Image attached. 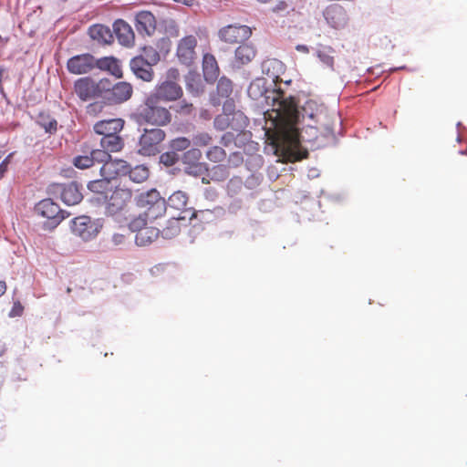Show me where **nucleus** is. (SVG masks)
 I'll return each instance as SVG.
<instances>
[{"label": "nucleus", "instance_id": "nucleus-1", "mask_svg": "<svg viewBox=\"0 0 467 467\" xmlns=\"http://www.w3.org/2000/svg\"><path fill=\"white\" fill-rule=\"evenodd\" d=\"M274 92L275 95L273 98V106L276 108L273 111L275 112V119L286 127V130L281 132L276 138L277 148H280L285 152H289L298 146L299 140L294 126L299 121L300 117H302L303 120L307 119L313 122L314 125L308 123L310 127L317 130L323 129L327 131H332V127L327 120V109L323 104L308 99L302 106L301 111H299L295 97L291 95L286 97L280 88L275 89Z\"/></svg>", "mask_w": 467, "mask_h": 467}, {"label": "nucleus", "instance_id": "nucleus-2", "mask_svg": "<svg viewBox=\"0 0 467 467\" xmlns=\"http://www.w3.org/2000/svg\"><path fill=\"white\" fill-rule=\"evenodd\" d=\"M133 117L139 124H148L158 128L167 126L172 120L170 109L164 107L161 101L150 94L144 98Z\"/></svg>", "mask_w": 467, "mask_h": 467}, {"label": "nucleus", "instance_id": "nucleus-3", "mask_svg": "<svg viewBox=\"0 0 467 467\" xmlns=\"http://www.w3.org/2000/svg\"><path fill=\"white\" fill-rule=\"evenodd\" d=\"M109 81L106 78L96 81L90 77H83L74 82V92L82 101L99 98L107 89Z\"/></svg>", "mask_w": 467, "mask_h": 467}, {"label": "nucleus", "instance_id": "nucleus-4", "mask_svg": "<svg viewBox=\"0 0 467 467\" xmlns=\"http://www.w3.org/2000/svg\"><path fill=\"white\" fill-rule=\"evenodd\" d=\"M137 205L145 209L149 220L157 219L166 212V202L155 189L141 192L137 198Z\"/></svg>", "mask_w": 467, "mask_h": 467}, {"label": "nucleus", "instance_id": "nucleus-5", "mask_svg": "<svg viewBox=\"0 0 467 467\" xmlns=\"http://www.w3.org/2000/svg\"><path fill=\"white\" fill-rule=\"evenodd\" d=\"M165 138V131L160 128L145 129L139 140V153L143 156L158 154Z\"/></svg>", "mask_w": 467, "mask_h": 467}, {"label": "nucleus", "instance_id": "nucleus-6", "mask_svg": "<svg viewBox=\"0 0 467 467\" xmlns=\"http://www.w3.org/2000/svg\"><path fill=\"white\" fill-rule=\"evenodd\" d=\"M109 192V195H105V213L107 215L113 216L128 206L132 198V192L128 188L116 187Z\"/></svg>", "mask_w": 467, "mask_h": 467}, {"label": "nucleus", "instance_id": "nucleus-7", "mask_svg": "<svg viewBox=\"0 0 467 467\" xmlns=\"http://www.w3.org/2000/svg\"><path fill=\"white\" fill-rule=\"evenodd\" d=\"M48 191L54 196L59 197L67 205L78 204L83 199L80 187L76 182L69 183H52Z\"/></svg>", "mask_w": 467, "mask_h": 467}, {"label": "nucleus", "instance_id": "nucleus-8", "mask_svg": "<svg viewBox=\"0 0 467 467\" xmlns=\"http://www.w3.org/2000/svg\"><path fill=\"white\" fill-rule=\"evenodd\" d=\"M197 38L195 36H185L178 41L176 57L181 64L191 66L197 57Z\"/></svg>", "mask_w": 467, "mask_h": 467}, {"label": "nucleus", "instance_id": "nucleus-9", "mask_svg": "<svg viewBox=\"0 0 467 467\" xmlns=\"http://www.w3.org/2000/svg\"><path fill=\"white\" fill-rule=\"evenodd\" d=\"M35 213L50 221L51 228L57 226L66 217L65 213L51 199H44L35 206Z\"/></svg>", "mask_w": 467, "mask_h": 467}, {"label": "nucleus", "instance_id": "nucleus-10", "mask_svg": "<svg viewBox=\"0 0 467 467\" xmlns=\"http://www.w3.org/2000/svg\"><path fill=\"white\" fill-rule=\"evenodd\" d=\"M155 96L161 102H175L183 96V89L179 83L161 81L155 86L153 91L149 93Z\"/></svg>", "mask_w": 467, "mask_h": 467}, {"label": "nucleus", "instance_id": "nucleus-11", "mask_svg": "<svg viewBox=\"0 0 467 467\" xmlns=\"http://www.w3.org/2000/svg\"><path fill=\"white\" fill-rule=\"evenodd\" d=\"M71 230L83 240L94 238L99 232V225L88 216H78L72 220Z\"/></svg>", "mask_w": 467, "mask_h": 467}, {"label": "nucleus", "instance_id": "nucleus-12", "mask_svg": "<svg viewBox=\"0 0 467 467\" xmlns=\"http://www.w3.org/2000/svg\"><path fill=\"white\" fill-rule=\"evenodd\" d=\"M95 57L88 53L77 55L70 57L67 62V70L74 75H83L97 67Z\"/></svg>", "mask_w": 467, "mask_h": 467}, {"label": "nucleus", "instance_id": "nucleus-13", "mask_svg": "<svg viewBox=\"0 0 467 467\" xmlns=\"http://www.w3.org/2000/svg\"><path fill=\"white\" fill-rule=\"evenodd\" d=\"M252 35V30L247 26L229 25L219 31L220 38L229 44H235L247 40Z\"/></svg>", "mask_w": 467, "mask_h": 467}, {"label": "nucleus", "instance_id": "nucleus-14", "mask_svg": "<svg viewBox=\"0 0 467 467\" xmlns=\"http://www.w3.org/2000/svg\"><path fill=\"white\" fill-rule=\"evenodd\" d=\"M153 65L146 60L142 55L132 57L130 61V68L135 77L144 82H151L154 79L155 73Z\"/></svg>", "mask_w": 467, "mask_h": 467}, {"label": "nucleus", "instance_id": "nucleus-15", "mask_svg": "<svg viewBox=\"0 0 467 467\" xmlns=\"http://www.w3.org/2000/svg\"><path fill=\"white\" fill-rule=\"evenodd\" d=\"M327 22L335 29L344 28L348 23V16L346 9L338 5L332 4L324 11Z\"/></svg>", "mask_w": 467, "mask_h": 467}, {"label": "nucleus", "instance_id": "nucleus-16", "mask_svg": "<svg viewBox=\"0 0 467 467\" xmlns=\"http://www.w3.org/2000/svg\"><path fill=\"white\" fill-rule=\"evenodd\" d=\"M106 90L109 91L107 99L112 104L123 103L129 100L133 94L131 84L125 81L118 82L111 88H107Z\"/></svg>", "mask_w": 467, "mask_h": 467}, {"label": "nucleus", "instance_id": "nucleus-17", "mask_svg": "<svg viewBox=\"0 0 467 467\" xmlns=\"http://www.w3.org/2000/svg\"><path fill=\"white\" fill-rule=\"evenodd\" d=\"M128 171H130V164L126 161L110 159L108 163H104L100 168V174L102 177H108L111 180L119 176L128 175Z\"/></svg>", "mask_w": 467, "mask_h": 467}, {"label": "nucleus", "instance_id": "nucleus-18", "mask_svg": "<svg viewBox=\"0 0 467 467\" xmlns=\"http://www.w3.org/2000/svg\"><path fill=\"white\" fill-rule=\"evenodd\" d=\"M135 28L140 35L151 36L156 29V19L150 11H140L135 17Z\"/></svg>", "mask_w": 467, "mask_h": 467}, {"label": "nucleus", "instance_id": "nucleus-19", "mask_svg": "<svg viewBox=\"0 0 467 467\" xmlns=\"http://www.w3.org/2000/svg\"><path fill=\"white\" fill-rule=\"evenodd\" d=\"M123 127L124 120L122 119H109L98 121L93 129L97 134L106 137L119 135Z\"/></svg>", "mask_w": 467, "mask_h": 467}, {"label": "nucleus", "instance_id": "nucleus-20", "mask_svg": "<svg viewBox=\"0 0 467 467\" xmlns=\"http://www.w3.org/2000/svg\"><path fill=\"white\" fill-rule=\"evenodd\" d=\"M114 32L119 42L126 47L134 43V33L130 26L123 20H117L113 25Z\"/></svg>", "mask_w": 467, "mask_h": 467}, {"label": "nucleus", "instance_id": "nucleus-21", "mask_svg": "<svg viewBox=\"0 0 467 467\" xmlns=\"http://www.w3.org/2000/svg\"><path fill=\"white\" fill-rule=\"evenodd\" d=\"M256 56V49L251 44H244L239 46L234 54V65L237 67L247 65Z\"/></svg>", "mask_w": 467, "mask_h": 467}, {"label": "nucleus", "instance_id": "nucleus-22", "mask_svg": "<svg viewBox=\"0 0 467 467\" xmlns=\"http://www.w3.org/2000/svg\"><path fill=\"white\" fill-rule=\"evenodd\" d=\"M219 67L216 58L212 54H204L202 57L203 77L208 82H214L219 76Z\"/></svg>", "mask_w": 467, "mask_h": 467}, {"label": "nucleus", "instance_id": "nucleus-23", "mask_svg": "<svg viewBox=\"0 0 467 467\" xmlns=\"http://www.w3.org/2000/svg\"><path fill=\"white\" fill-rule=\"evenodd\" d=\"M97 67L109 71L118 78L123 77L122 67L119 61L112 57H103L97 61Z\"/></svg>", "mask_w": 467, "mask_h": 467}, {"label": "nucleus", "instance_id": "nucleus-24", "mask_svg": "<svg viewBox=\"0 0 467 467\" xmlns=\"http://www.w3.org/2000/svg\"><path fill=\"white\" fill-rule=\"evenodd\" d=\"M160 230L153 226H147L135 235V242L140 246H146L155 241L160 235Z\"/></svg>", "mask_w": 467, "mask_h": 467}, {"label": "nucleus", "instance_id": "nucleus-25", "mask_svg": "<svg viewBox=\"0 0 467 467\" xmlns=\"http://www.w3.org/2000/svg\"><path fill=\"white\" fill-rule=\"evenodd\" d=\"M88 34L91 38L99 43L109 44L112 40V34L109 28L103 25H94L90 26Z\"/></svg>", "mask_w": 467, "mask_h": 467}, {"label": "nucleus", "instance_id": "nucleus-26", "mask_svg": "<svg viewBox=\"0 0 467 467\" xmlns=\"http://www.w3.org/2000/svg\"><path fill=\"white\" fill-rule=\"evenodd\" d=\"M100 147L105 149L109 153L118 152L124 147V141L119 135L106 136L101 138Z\"/></svg>", "mask_w": 467, "mask_h": 467}, {"label": "nucleus", "instance_id": "nucleus-27", "mask_svg": "<svg viewBox=\"0 0 467 467\" xmlns=\"http://www.w3.org/2000/svg\"><path fill=\"white\" fill-rule=\"evenodd\" d=\"M88 189L94 193L102 195L105 199V195H108L112 190L110 179L103 177L99 180L91 181L88 184Z\"/></svg>", "mask_w": 467, "mask_h": 467}, {"label": "nucleus", "instance_id": "nucleus-28", "mask_svg": "<svg viewBox=\"0 0 467 467\" xmlns=\"http://www.w3.org/2000/svg\"><path fill=\"white\" fill-rule=\"evenodd\" d=\"M267 92L266 79L258 78L253 80L248 88V94L254 99L265 96Z\"/></svg>", "mask_w": 467, "mask_h": 467}, {"label": "nucleus", "instance_id": "nucleus-29", "mask_svg": "<svg viewBox=\"0 0 467 467\" xmlns=\"http://www.w3.org/2000/svg\"><path fill=\"white\" fill-rule=\"evenodd\" d=\"M187 202V194L182 191H177L169 197L166 206L168 205L172 209L182 211L185 209Z\"/></svg>", "mask_w": 467, "mask_h": 467}, {"label": "nucleus", "instance_id": "nucleus-30", "mask_svg": "<svg viewBox=\"0 0 467 467\" xmlns=\"http://www.w3.org/2000/svg\"><path fill=\"white\" fill-rule=\"evenodd\" d=\"M181 233V222L179 218H171L170 219L166 226L160 230V234L165 239H172L179 235Z\"/></svg>", "mask_w": 467, "mask_h": 467}, {"label": "nucleus", "instance_id": "nucleus-31", "mask_svg": "<svg viewBox=\"0 0 467 467\" xmlns=\"http://www.w3.org/2000/svg\"><path fill=\"white\" fill-rule=\"evenodd\" d=\"M249 124L248 118L240 110L231 112V129L241 133Z\"/></svg>", "mask_w": 467, "mask_h": 467}, {"label": "nucleus", "instance_id": "nucleus-32", "mask_svg": "<svg viewBox=\"0 0 467 467\" xmlns=\"http://www.w3.org/2000/svg\"><path fill=\"white\" fill-rule=\"evenodd\" d=\"M149 173L148 168L144 165H137L134 168L130 166V171H128L130 179L136 183L145 182L149 177Z\"/></svg>", "mask_w": 467, "mask_h": 467}, {"label": "nucleus", "instance_id": "nucleus-33", "mask_svg": "<svg viewBox=\"0 0 467 467\" xmlns=\"http://www.w3.org/2000/svg\"><path fill=\"white\" fill-rule=\"evenodd\" d=\"M232 103H226L223 106L224 112L218 115L213 120V126L218 130H224L228 128L231 129V113H226L227 107H230Z\"/></svg>", "mask_w": 467, "mask_h": 467}, {"label": "nucleus", "instance_id": "nucleus-34", "mask_svg": "<svg viewBox=\"0 0 467 467\" xmlns=\"http://www.w3.org/2000/svg\"><path fill=\"white\" fill-rule=\"evenodd\" d=\"M186 88L193 94H199L202 91L201 78L195 72H189L185 77Z\"/></svg>", "mask_w": 467, "mask_h": 467}, {"label": "nucleus", "instance_id": "nucleus-35", "mask_svg": "<svg viewBox=\"0 0 467 467\" xmlns=\"http://www.w3.org/2000/svg\"><path fill=\"white\" fill-rule=\"evenodd\" d=\"M217 93L221 98H230L233 93V82L229 78L222 77L217 84Z\"/></svg>", "mask_w": 467, "mask_h": 467}, {"label": "nucleus", "instance_id": "nucleus-36", "mask_svg": "<svg viewBox=\"0 0 467 467\" xmlns=\"http://www.w3.org/2000/svg\"><path fill=\"white\" fill-rule=\"evenodd\" d=\"M206 158L212 162H221L226 158V151L219 146H213L206 151Z\"/></svg>", "mask_w": 467, "mask_h": 467}, {"label": "nucleus", "instance_id": "nucleus-37", "mask_svg": "<svg viewBox=\"0 0 467 467\" xmlns=\"http://www.w3.org/2000/svg\"><path fill=\"white\" fill-rule=\"evenodd\" d=\"M202 151L197 148H192L184 152L182 156V163L183 165H188L192 163L201 162L200 160L202 158Z\"/></svg>", "mask_w": 467, "mask_h": 467}, {"label": "nucleus", "instance_id": "nucleus-38", "mask_svg": "<svg viewBox=\"0 0 467 467\" xmlns=\"http://www.w3.org/2000/svg\"><path fill=\"white\" fill-rule=\"evenodd\" d=\"M207 171L206 164L202 163V162L184 165V171L187 174L192 175L194 177L202 175L204 173V171Z\"/></svg>", "mask_w": 467, "mask_h": 467}, {"label": "nucleus", "instance_id": "nucleus-39", "mask_svg": "<svg viewBox=\"0 0 467 467\" xmlns=\"http://www.w3.org/2000/svg\"><path fill=\"white\" fill-rule=\"evenodd\" d=\"M90 156L92 158L93 164L95 162H102L103 164L108 163L111 159L110 154L103 148L93 150Z\"/></svg>", "mask_w": 467, "mask_h": 467}, {"label": "nucleus", "instance_id": "nucleus-40", "mask_svg": "<svg viewBox=\"0 0 467 467\" xmlns=\"http://www.w3.org/2000/svg\"><path fill=\"white\" fill-rule=\"evenodd\" d=\"M229 177V171L225 165H216L212 169L211 179L213 181H224Z\"/></svg>", "mask_w": 467, "mask_h": 467}, {"label": "nucleus", "instance_id": "nucleus-41", "mask_svg": "<svg viewBox=\"0 0 467 467\" xmlns=\"http://www.w3.org/2000/svg\"><path fill=\"white\" fill-rule=\"evenodd\" d=\"M191 145V140L186 137H178L171 140L170 147L176 151L187 150Z\"/></svg>", "mask_w": 467, "mask_h": 467}, {"label": "nucleus", "instance_id": "nucleus-42", "mask_svg": "<svg viewBox=\"0 0 467 467\" xmlns=\"http://www.w3.org/2000/svg\"><path fill=\"white\" fill-rule=\"evenodd\" d=\"M149 218L147 216H145V213L142 215H139L138 217L134 218L130 223V229L132 231V232H135L136 234L140 233V230H142L143 228H146L148 225H147V220Z\"/></svg>", "mask_w": 467, "mask_h": 467}, {"label": "nucleus", "instance_id": "nucleus-43", "mask_svg": "<svg viewBox=\"0 0 467 467\" xmlns=\"http://www.w3.org/2000/svg\"><path fill=\"white\" fill-rule=\"evenodd\" d=\"M213 141L212 136L207 132H200L193 136L192 142L198 147H206Z\"/></svg>", "mask_w": 467, "mask_h": 467}, {"label": "nucleus", "instance_id": "nucleus-44", "mask_svg": "<svg viewBox=\"0 0 467 467\" xmlns=\"http://www.w3.org/2000/svg\"><path fill=\"white\" fill-rule=\"evenodd\" d=\"M143 53H144V57L146 60L150 61V64H152L153 66L158 64L159 61L161 60V56L159 54V52L152 47H143Z\"/></svg>", "mask_w": 467, "mask_h": 467}, {"label": "nucleus", "instance_id": "nucleus-45", "mask_svg": "<svg viewBox=\"0 0 467 467\" xmlns=\"http://www.w3.org/2000/svg\"><path fill=\"white\" fill-rule=\"evenodd\" d=\"M73 164L78 169H88L93 165L91 156L79 155L74 158Z\"/></svg>", "mask_w": 467, "mask_h": 467}, {"label": "nucleus", "instance_id": "nucleus-46", "mask_svg": "<svg viewBox=\"0 0 467 467\" xmlns=\"http://www.w3.org/2000/svg\"><path fill=\"white\" fill-rule=\"evenodd\" d=\"M174 110L178 114L188 116L193 112L194 107L192 103H190L185 99H182L177 104V106L174 108Z\"/></svg>", "mask_w": 467, "mask_h": 467}, {"label": "nucleus", "instance_id": "nucleus-47", "mask_svg": "<svg viewBox=\"0 0 467 467\" xmlns=\"http://www.w3.org/2000/svg\"><path fill=\"white\" fill-rule=\"evenodd\" d=\"M38 124L48 133H54L57 131V122L55 119H51L48 120L40 119Z\"/></svg>", "mask_w": 467, "mask_h": 467}, {"label": "nucleus", "instance_id": "nucleus-48", "mask_svg": "<svg viewBox=\"0 0 467 467\" xmlns=\"http://www.w3.org/2000/svg\"><path fill=\"white\" fill-rule=\"evenodd\" d=\"M103 109H104L103 103L96 101V102H93V103H90L88 105L87 113L89 116L95 117L98 114H99L100 112H102Z\"/></svg>", "mask_w": 467, "mask_h": 467}, {"label": "nucleus", "instance_id": "nucleus-49", "mask_svg": "<svg viewBox=\"0 0 467 467\" xmlns=\"http://www.w3.org/2000/svg\"><path fill=\"white\" fill-rule=\"evenodd\" d=\"M161 162L166 166H172L178 161V156L174 152H165L161 155Z\"/></svg>", "mask_w": 467, "mask_h": 467}, {"label": "nucleus", "instance_id": "nucleus-50", "mask_svg": "<svg viewBox=\"0 0 467 467\" xmlns=\"http://www.w3.org/2000/svg\"><path fill=\"white\" fill-rule=\"evenodd\" d=\"M180 78V71L176 67H171L166 71V79L164 81H170L173 83H178Z\"/></svg>", "mask_w": 467, "mask_h": 467}, {"label": "nucleus", "instance_id": "nucleus-51", "mask_svg": "<svg viewBox=\"0 0 467 467\" xmlns=\"http://www.w3.org/2000/svg\"><path fill=\"white\" fill-rule=\"evenodd\" d=\"M24 313V306L20 301H15L9 312L10 317H21Z\"/></svg>", "mask_w": 467, "mask_h": 467}, {"label": "nucleus", "instance_id": "nucleus-52", "mask_svg": "<svg viewBox=\"0 0 467 467\" xmlns=\"http://www.w3.org/2000/svg\"><path fill=\"white\" fill-rule=\"evenodd\" d=\"M13 155L14 153L8 154L0 163V179L4 178L5 172L7 171Z\"/></svg>", "mask_w": 467, "mask_h": 467}, {"label": "nucleus", "instance_id": "nucleus-53", "mask_svg": "<svg viewBox=\"0 0 467 467\" xmlns=\"http://www.w3.org/2000/svg\"><path fill=\"white\" fill-rule=\"evenodd\" d=\"M318 57L323 64H325L328 67H333L334 66V57L325 52L319 51Z\"/></svg>", "mask_w": 467, "mask_h": 467}, {"label": "nucleus", "instance_id": "nucleus-54", "mask_svg": "<svg viewBox=\"0 0 467 467\" xmlns=\"http://www.w3.org/2000/svg\"><path fill=\"white\" fill-rule=\"evenodd\" d=\"M235 140V135L234 132H231V131H227L225 132L222 138H221V143L224 146V147H227L229 146L230 144H232Z\"/></svg>", "mask_w": 467, "mask_h": 467}, {"label": "nucleus", "instance_id": "nucleus-55", "mask_svg": "<svg viewBox=\"0 0 467 467\" xmlns=\"http://www.w3.org/2000/svg\"><path fill=\"white\" fill-rule=\"evenodd\" d=\"M212 211L210 210H205V211H196L192 213V217H191V220L192 219H198V218H201V219H204L205 218V215H212Z\"/></svg>", "mask_w": 467, "mask_h": 467}, {"label": "nucleus", "instance_id": "nucleus-56", "mask_svg": "<svg viewBox=\"0 0 467 467\" xmlns=\"http://www.w3.org/2000/svg\"><path fill=\"white\" fill-rule=\"evenodd\" d=\"M287 8V4L285 1L278 2L274 7L273 12L275 13H280L285 11Z\"/></svg>", "mask_w": 467, "mask_h": 467}, {"label": "nucleus", "instance_id": "nucleus-57", "mask_svg": "<svg viewBox=\"0 0 467 467\" xmlns=\"http://www.w3.org/2000/svg\"><path fill=\"white\" fill-rule=\"evenodd\" d=\"M7 290V285L5 281H0V297L5 294Z\"/></svg>", "mask_w": 467, "mask_h": 467}, {"label": "nucleus", "instance_id": "nucleus-58", "mask_svg": "<svg viewBox=\"0 0 467 467\" xmlns=\"http://www.w3.org/2000/svg\"><path fill=\"white\" fill-rule=\"evenodd\" d=\"M125 236L123 234H114L113 241L115 244H121L124 240Z\"/></svg>", "mask_w": 467, "mask_h": 467}, {"label": "nucleus", "instance_id": "nucleus-59", "mask_svg": "<svg viewBox=\"0 0 467 467\" xmlns=\"http://www.w3.org/2000/svg\"><path fill=\"white\" fill-rule=\"evenodd\" d=\"M176 3L182 4L187 6H191L193 4V0H173Z\"/></svg>", "mask_w": 467, "mask_h": 467}, {"label": "nucleus", "instance_id": "nucleus-60", "mask_svg": "<svg viewBox=\"0 0 467 467\" xmlns=\"http://www.w3.org/2000/svg\"><path fill=\"white\" fill-rule=\"evenodd\" d=\"M231 157L235 158L238 163H241L243 161V158L240 153L234 152Z\"/></svg>", "mask_w": 467, "mask_h": 467}, {"label": "nucleus", "instance_id": "nucleus-61", "mask_svg": "<svg viewBox=\"0 0 467 467\" xmlns=\"http://www.w3.org/2000/svg\"><path fill=\"white\" fill-rule=\"evenodd\" d=\"M303 48H305V47L297 46V49L303 50Z\"/></svg>", "mask_w": 467, "mask_h": 467}, {"label": "nucleus", "instance_id": "nucleus-62", "mask_svg": "<svg viewBox=\"0 0 467 467\" xmlns=\"http://www.w3.org/2000/svg\"><path fill=\"white\" fill-rule=\"evenodd\" d=\"M303 48H305V47L297 46V49L303 50Z\"/></svg>", "mask_w": 467, "mask_h": 467}, {"label": "nucleus", "instance_id": "nucleus-63", "mask_svg": "<svg viewBox=\"0 0 467 467\" xmlns=\"http://www.w3.org/2000/svg\"><path fill=\"white\" fill-rule=\"evenodd\" d=\"M67 291V293H70L71 289L68 287Z\"/></svg>", "mask_w": 467, "mask_h": 467}]
</instances>
